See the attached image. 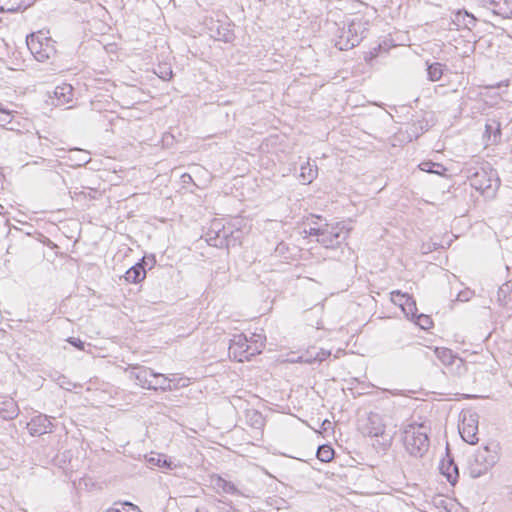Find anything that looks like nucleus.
<instances>
[{
  "instance_id": "obj_24",
  "label": "nucleus",
  "mask_w": 512,
  "mask_h": 512,
  "mask_svg": "<svg viewBox=\"0 0 512 512\" xmlns=\"http://www.w3.org/2000/svg\"><path fill=\"white\" fill-rule=\"evenodd\" d=\"M427 75L430 81H439L443 75V65L439 62L429 64L427 66Z\"/></svg>"
},
{
  "instance_id": "obj_22",
  "label": "nucleus",
  "mask_w": 512,
  "mask_h": 512,
  "mask_svg": "<svg viewBox=\"0 0 512 512\" xmlns=\"http://www.w3.org/2000/svg\"><path fill=\"white\" fill-rule=\"evenodd\" d=\"M419 168L424 172L436 175H444V173L447 171V169L442 164L432 161H424L420 163Z\"/></svg>"
},
{
  "instance_id": "obj_11",
  "label": "nucleus",
  "mask_w": 512,
  "mask_h": 512,
  "mask_svg": "<svg viewBox=\"0 0 512 512\" xmlns=\"http://www.w3.org/2000/svg\"><path fill=\"white\" fill-rule=\"evenodd\" d=\"M53 424L47 415L39 414L27 423V430L31 436H41L53 431Z\"/></svg>"
},
{
  "instance_id": "obj_47",
  "label": "nucleus",
  "mask_w": 512,
  "mask_h": 512,
  "mask_svg": "<svg viewBox=\"0 0 512 512\" xmlns=\"http://www.w3.org/2000/svg\"><path fill=\"white\" fill-rule=\"evenodd\" d=\"M328 424L330 425V422H329L328 420H325V421L323 422V426H328Z\"/></svg>"
},
{
  "instance_id": "obj_23",
  "label": "nucleus",
  "mask_w": 512,
  "mask_h": 512,
  "mask_svg": "<svg viewBox=\"0 0 512 512\" xmlns=\"http://www.w3.org/2000/svg\"><path fill=\"white\" fill-rule=\"evenodd\" d=\"M214 486L216 489L222 490L224 493H228V494H238L239 493L238 489L232 482L227 481L222 477H217L214 480Z\"/></svg>"
},
{
  "instance_id": "obj_37",
  "label": "nucleus",
  "mask_w": 512,
  "mask_h": 512,
  "mask_svg": "<svg viewBox=\"0 0 512 512\" xmlns=\"http://www.w3.org/2000/svg\"><path fill=\"white\" fill-rule=\"evenodd\" d=\"M496 126L494 127L493 124H486L485 128H486V132L487 133H491L493 129H495V132H497L498 134H500V128H499V124L498 123H495Z\"/></svg>"
},
{
  "instance_id": "obj_46",
  "label": "nucleus",
  "mask_w": 512,
  "mask_h": 512,
  "mask_svg": "<svg viewBox=\"0 0 512 512\" xmlns=\"http://www.w3.org/2000/svg\"><path fill=\"white\" fill-rule=\"evenodd\" d=\"M328 424L330 425V422H329L328 420H325V421L323 422V426H328Z\"/></svg>"
},
{
  "instance_id": "obj_26",
  "label": "nucleus",
  "mask_w": 512,
  "mask_h": 512,
  "mask_svg": "<svg viewBox=\"0 0 512 512\" xmlns=\"http://www.w3.org/2000/svg\"><path fill=\"white\" fill-rule=\"evenodd\" d=\"M316 456L322 462H329L334 457V450L329 445H321L318 447Z\"/></svg>"
},
{
  "instance_id": "obj_2",
  "label": "nucleus",
  "mask_w": 512,
  "mask_h": 512,
  "mask_svg": "<svg viewBox=\"0 0 512 512\" xmlns=\"http://www.w3.org/2000/svg\"><path fill=\"white\" fill-rule=\"evenodd\" d=\"M403 441L412 456H423L429 448V438L423 424L410 423L404 427Z\"/></svg>"
},
{
  "instance_id": "obj_36",
  "label": "nucleus",
  "mask_w": 512,
  "mask_h": 512,
  "mask_svg": "<svg viewBox=\"0 0 512 512\" xmlns=\"http://www.w3.org/2000/svg\"><path fill=\"white\" fill-rule=\"evenodd\" d=\"M226 233L224 232L223 235H220V231L217 232L216 238L214 239V243L212 245L214 246H220L224 243V240L226 238Z\"/></svg>"
},
{
  "instance_id": "obj_39",
  "label": "nucleus",
  "mask_w": 512,
  "mask_h": 512,
  "mask_svg": "<svg viewBox=\"0 0 512 512\" xmlns=\"http://www.w3.org/2000/svg\"><path fill=\"white\" fill-rule=\"evenodd\" d=\"M2 115L3 116L0 118V122L2 123V125H6L11 122V115L9 116V118L6 117V114Z\"/></svg>"
},
{
  "instance_id": "obj_49",
  "label": "nucleus",
  "mask_w": 512,
  "mask_h": 512,
  "mask_svg": "<svg viewBox=\"0 0 512 512\" xmlns=\"http://www.w3.org/2000/svg\"><path fill=\"white\" fill-rule=\"evenodd\" d=\"M150 461H151V462L155 461V458H154V457H151V458H150Z\"/></svg>"
},
{
  "instance_id": "obj_7",
  "label": "nucleus",
  "mask_w": 512,
  "mask_h": 512,
  "mask_svg": "<svg viewBox=\"0 0 512 512\" xmlns=\"http://www.w3.org/2000/svg\"><path fill=\"white\" fill-rule=\"evenodd\" d=\"M261 345L250 342L244 334L234 335L230 340L229 354L239 362L250 360L252 356L261 352Z\"/></svg>"
},
{
  "instance_id": "obj_10",
  "label": "nucleus",
  "mask_w": 512,
  "mask_h": 512,
  "mask_svg": "<svg viewBox=\"0 0 512 512\" xmlns=\"http://www.w3.org/2000/svg\"><path fill=\"white\" fill-rule=\"evenodd\" d=\"M361 431L364 435L370 437L382 436L385 432V424L382 417L377 413L371 412L362 424Z\"/></svg>"
},
{
  "instance_id": "obj_27",
  "label": "nucleus",
  "mask_w": 512,
  "mask_h": 512,
  "mask_svg": "<svg viewBox=\"0 0 512 512\" xmlns=\"http://www.w3.org/2000/svg\"><path fill=\"white\" fill-rule=\"evenodd\" d=\"M105 512H141V510L138 506L130 502H125L122 503L119 507L109 508Z\"/></svg>"
},
{
  "instance_id": "obj_18",
  "label": "nucleus",
  "mask_w": 512,
  "mask_h": 512,
  "mask_svg": "<svg viewBox=\"0 0 512 512\" xmlns=\"http://www.w3.org/2000/svg\"><path fill=\"white\" fill-rule=\"evenodd\" d=\"M125 280L129 283H139L146 277V270L143 263H137L129 268L125 273Z\"/></svg>"
},
{
  "instance_id": "obj_31",
  "label": "nucleus",
  "mask_w": 512,
  "mask_h": 512,
  "mask_svg": "<svg viewBox=\"0 0 512 512\" xmlns=\"http://www.w3.org/2000/svg\"><path fill=\"white\" fill-rule=\"evenodd\" d=\"M415 323L422 329L426 330L432 326V320L428 315L420 314L416 315Z\"/></svg>"
},
{
  "instance_id": "obj_29",
  "label": "nucleus",
  "mask_w": 512,
  "mask_h": 512,
  "mask_svg": "<svg viewBox=\"0 0 512 512\" xmlns=\"http://www.w3.org/2000/svg\"><path fill=\"white\" fill-rule=\"evenodd\" d=\"M247 416L249 417L250 423L253 427L260 428L263 426V417L258 411L252 410L247 414Z\"/></svg>"
},
{
  "instance_id": "obj_3",
  "label": "nucleus",
  "mask_w": 512,
  "mask_h": 512,
  "mask_svg": "<svg viewBox=\"0 0 512 512\" xmlns=\"http://www.w3.org/2000/svg\"><path fill=\"white\" fill-rule=\"evenodd\" d=\"M497 445L490 444L479 448L469 460V473L473 478H478L487 473L498 461Z\"/></svg>"
},
{
  "instance_id": "obj_30",
  "label": "nucleus",
  "mask_w": 512,
  "mask_h": 512,
  "mask_svg": "<svg viewBox=\"0 0 512 512\" xmlns=\"http://www.w3.org/2000/svg\"><path fill=\"white\" fill-rule=\"evenodd\" d=\"M18 414V409L14 403H10L5 410L0 409V416L4 419H13Z\"/></svg>"
},
{
  "instance_id": "obj_44",
  "label": "nucleus",
  "mask_w": 512,
  "mask_h": 512,
  "mask_svg": "<svg viewBox=\"0 0 512 512\" xmlns=\"http://www.w3.org/2000/svg\"><path fill=\"white\" fill-rule=\"evenodd\" d=\"M315 355L312 354V352H308V355L306 356V358H314ZM305 359V356H300V360L303 361Z\"/></svg>"
},
{
  "instance_id": "obj_13",
  "label": "nucleus",
  "mask_w": 512,
  "mask_h": 512,
  "mask_svg": "<svg viewBox=\"0 0 512 512\" xmlns=\"http://www.w3.org/2000/svg\"><path fill=\"white\" fill-rule=\"evenodd\" d=\"M174 379H170V377L165 376L161 373H155L151 376V381L148 386L149 390H157L161 389L162 391H171L173 389H177L179 387H184L185 382L183 384H172Z\"/></svg>"
},
{
  "instance_id": "obj_25",
  "label": "nucleus",
  "mask_w": 512,
  "mask_h": 512,
  "mask_svg": "<svg viewBox=\"0 0 512 512\" xmlns=\"http://www.w3.org/2000/svg\"><path fill=\"white\" fill-rule=\"evenodd\" d=\"M234 38V32L230 29L229 25L218 27L216 36L217 40L229 43L232 42Z\"/></svg>"
},
{
  "instance_id": "obj_9",
  "label": "nucleus",
  "mask_w": 512,
  "mask_h": 512,
  "mask_svg": "<svg viewBox=\"0 0 512 512\" xmlns=\"http://www.w3.org/2000/svg\"><path fill=\"white\" fill-rule=\"evenodd\" d=\"M391 301L398 305L407 318L414 319L417 313L416 301L407 293L400 290L391 292Z\"/></svg>"
},
{
  "instance_id": "obj_8",
  "label": "nucleus",
  "mask_w": 512,
  "mask_h": 512,
  "mask_svg": "<svg viewBox=\"0 0 512 512\" xmlns=\"http://www.w3.org/2000/svg\"><path fill=\"white\" fill-rule=\"evenodd\" d=\"M459 433L465 442L476 444L478 442V415L475 413L464 414L459 425Z\"/></svg>"
},
{
  "instance_id": "obj_34",
  "label": "nucleus",
  "mask_w": 512,
  "mask_h": 512,
  "mask_svg": "<svg viewBox=\"0 0 512 512\" xmlns=\"http://www.w3.org/2000/svg\"><path fill=\"white\" fill-rule=\"evenodd\" d=\"M382 46L378 45L377 47L373 48L371 51L365 54L364 59L366 62H370L372 59L378 56L379 52L381 51Z\"/></svg>"
},
{
  "instance_id": "obj_15",
  "label": "nucleus",
  "mask_w": 512,
  "mask_h": 512,
  "mask_svg": "<svg viewBox=\"0 0 512 512\" xmlns=\"http://www.w3.org/2000/svg\"><path fill=\"white\" fill-rule=\"evenodd\" d=\"M453 24L457 26V29H468L471 30L477 22L476 17L467 12L466 10H458L452 19Z\"/></svg>"
},
{
  "instance_id": "obj_33",
  "label": "nucleus",
  "mask_w": 512,
  "mask_h": 512,
  "mask_svg": "<svg viewBox=\"0 0 512 512\" xmlns=\"http://www.w3.org/2000/svg\"><path fill=\"white\" fill-rule=\"evenodd\" d=\"M382 46L378 45L377 47L373 48L371 51L365 54L364 59L366 62H370L372 59L378 56L379 52L381 51Z\"/></svg>"
},
{
  "instance_id": "obj_20",
  "label": "nucleus",
  "mask_w": 512,
  "mask_h": 512,
  "mask_svg": "<svg viewBox=\"0 0 512 512\" xmlns=\"http://www.w3.org/2000/svg\"><path fill=\"white\" fill-rule=\"evenodd\" d=\"M512 281L501 285L497 291V301L500 305L512 308Z\"/></svg>"
},
{
  "instance_id": "obj_1",
  "label": "nucleus",
  "mask_w": 512,
  "mask_h": 512,
  "mask_svg": "<svg viewBox=\"0 0 512 512\" xmlns=\"http://www.w3.org/2000/svg\"><path fill=\"white\" fill-rule=\"evenodd\" d=\"M322 217L319 215H312L311 226L309 230H304V233L309 236H315L316 241L323 247L328 249H335L343 243L350 231L351 227H348L345 222H334V223H321Z\"/></svg>"
},
{
  "instance_id": "obj_28",
  "label": "nucleus",
  "mask_w": 512,
  "mask_h": 512,
  "mask_svg": "<svg viewBox=\"0 0 512 512\" xmlns=\"http://www.w3.org/2000/svg\"><path fill=\"white\" fill-rule=\"evenodd\" d=\"M331 355V352L328 351V350H324V349H320L318 352L315 353V357L314 358H305L303 360V362L305 363H313V362H322L324 360H326L329 356Z\"/></svg>"
},
{
  "instance_id": "obj_14",
  "label": "nucleus",
  "mask_w": 512,
  "mask_h": 512,
  "mask_svg": "<svg viewBox=\"0 0 512 512\" xmlns=\"http://www.w3.org/2000/svg\"><path fill=\"white\" fill-rule=\"evenodd\" d=\"M477 2L502 17H508L511 13L507 0H477Z\"/></svg>"
},
{
  "instance_id": "obj_4",
  "label": "nucleus",
  "mask_w": 512,
  "mask_h": 512,
  "mask_svg": "<svg viewBox=\"0 0 512 512\" xmlns=\"http://www.w3.org/2000/svg\"><path fill=\"white\" fill-rule=\"evenodd\" d=\"M369 29V21L364 17H355L348 24L346 30H344L339 36V40L336 45L340 50H349L357 46Z\"/></svg>"
},
{
  "instance_id": "obj_6",
  "label": "nucleus",
  "mask_w": 512,
  "mask_h": 512,
  "mask_svg": "<svg viewBox=\"0 0 512 512\" xmlns=\"http://www.w3.org/2000/svg\"><path fill=\"white\" fill-rule=\"evenodd\" d=\"M470 184L487 197H493L500 186V179L496 170L485 166L470 177Z\"/></svg>"
},
{
  "instance_id": "obj_40",
  "label": "nucleus",
  "mask_w": 512,
  "mask_h": 512,
  "mask_svg": "<svg viewBox=\"0 0 512 512\" xmlns=\"http://www.w3.org/2000/svg\"><path fill=\"white\" fill-rule=\"evenodd\" d=\"M0 113L6 114L7 118H9V116H10V111L8 109H6L1 102H0Z\"/></svg>"
},
{
  "instance_id": "obj_41",
  "label": "nucleus",
  "mask_w": 512,
  "mask_h": 512,
  "mask_svg": "<svg viewBox=\"0 0 512 512\" xmlns=\"http://www.w3.org/2000/svg\"><path fill=\"white\" fill-rule=\"evenodd\" d=\"M18 9H20V4L17 5V6L11 5V6H7L6 7V11H8V12H15Z\"/></svg>"
},
{
  "instance_id": "obj_43",
  "label": "nucleus",
  "mask_w": 512,
  "mask_h": 512,
  "mask_svg": "<svg viewBox=\"0 0 512 512\" xmlns=\"http://www.w3.org/2000/svg\"><path fill=\"white\" fill-rule=\"evenodd\" d=\"M182 179L184 183H187L188 180H192L191 176L189 174L182 175Z\"/></svg>"
},
{
  "instance_id": "obj_42",
  "label": "nucleus",
  "mask_w": 512,
  "mask_h": 512,
  "mask_svg": "<svg viewBox=\"0 0 512 512\" xmlns=\"http://www.w3.org/2000/svg\"><path fill=\"white\" fill-rule=\"evenodd\" d=\"M164 80H169L172 77V71L169 72H163V74L160 76Z\"/></svg>"
},
{
  "instance_id": "obj_48",
  "label": "nucleus",
  "mask_w": 512,
  "mask_h": 512,
  "mask_svg": "<svg viewBox=\"0 0 512 512\" xmlns=\"http://www.w3.org/2000/svg\"><path fill=\"white\" fill-rule=\"evenodd\" d=\"M284 245L283 244H280L279 246H277V250H280L281 247H283Z\"/></svg>"
},
{
  "instance_id": "obj_12",
  "label": "nucleus",
  "mask_w": 512,
  "mask_h": 512,
  "mask_svg": "<svg viewBox=\"0 0 512 512\" xmlns=\"http://www.w3.org/2000/svg\"><path fill=\"white\" fill-rule=\"evenodd\" d=\"M51 105L59 107L69 104L73 100V87L70 84L63 83L53 90L50 95Z\"/></svg>"
},
{
  "instance_id": "obj_16",
  "label": "nucleus",
  "mask_w": 512,
  "mask_h": 512,
  "mask_svg": "<svg viewBox=\"0 0 512 512\" xmlns=\"http://www.w3.org/2000/svg\"><path fill=\"white\" fill-rule=\"evenodd\" d=\"M152 375H154V371L147 367H134L130 372V378L145 389H148Z\"/></svg>"
},
{
  "instance_id": "obj_32",
  "label": "nucleus",
  "mask_w": 512,
  "mask_h": 512,
  "mask_svg": "<svg viewBox=\"0 0 512 512\" xmlns=\"http://www.w3.org/2000/svg\"><path fill=\"white\" fill-rule=\"evenodd\" d=\"M156 464L160 467H165L170 470L177 466L171 459L166 458L164 455L157 456Z\"/></svg>"
},
{
  "instance_id": "obj_5",
  "label": "nucleus",
  "mask_w": 512,
  "mask_h": 512,
  "mask_svg": "<svg viewBox=\"0 0 512 512\" xmlns=\"http://www.w3.org/2000/svg\"><path fill=\"white\" fill-rule=\"evenodd\" d=\"M26 44L38 62H46L56 56L55 41L51 37L45 36L41 31L28 35Z\"/></svg>"
},
{
  "instance_id": "obj_45",
  "label": "nucleus",
  "mask_w": 512,
  "mask_h": 512,
  "mask_svg": "<svg viewBox=\"0 0 512 512\" xmlns=\"http://www.w3.org/2000/svg\"><path fill=\"white\" fill-rule=\"evenodd\" d=\"M90 161V158H88L87 156H85L84 158H82V163L83 164H86Z\"/></svg>"
},
{
  "instance_id": "obj_19",
  "label": "nucleus",
  "mask_w": 512,
  "mask_h": 512,
  "mask_svg": "<svg viewBox=\"0 0 512 512\" xmlns=\"http://www.w3.org/2000/svg\"><path fill=\"white\" fill-rule=\"evenodd\" d=\"M434 354L445 366L453 365L455 362L462 364V359L455 356L451 349L437 347L434 350Z\"/></svg>"
},
{
  "instance_id": "obj_35",
  "label": "nucleus",
  "mask_w": 512,
  "mask_h": 512,
  "mask_svg": "<svg viewBox=\"0 0 512 512\" xmlns=\"http://www.w3.org/2000/svg\"><path fill=\"white\" fill-rule=\"evenodd\" d=\"M71 345H73L74 347L82 350L84 349V342H82L79 338H75V337H70L68 338L67 340Z\"/></svg>"
},
{
  "instance_id": "obj_17",
  "label": "nucleus",
  "mask_w": 512,
  "mask_h": 512,
  "mask_svg": "<svg viewBox=\"0 0 512 512\" xmlns=\"http://www.w3.org/2000/svg\"><path fill=\"white\" fill-rule=\"evenodd\" d=\"M439 469L449 483L454 485L457 482L459 476L458 467L452 459L442 460Z\"/></svg>"
},
{
  "instance_id": "obj_21",
  "label": "nucleus",
  "mask_w": 512,
  "mask_h": 512,
  "mask_svg": "<svg viewBox=\"0 0 512 512\" xmlns=\"http://www.w3.org/2000/svg\"><path fill=\"white\" fill-rule=\"evenodd\" d=\"M318 174V168L311 165L309 161L305 162L300 167L299 179L303 184H310Z\"/></svg>"
},
{
  "instance_id": "obj_38",
  "label": "nucleus",
  "mask_w": 512,
  "mask_h": 512,
  "mask_svg": "<svg viewBox=\"0 0 512 512\" xmlns=\"http://www.w3.org/2000/svg\"><path fill=\"white\" fill-rule=\"evenodd\" d=\"M171 379H174V382L172 384H177V383L183 384L184 381H185V386L188 384V379H186V378H176V376L173 375V377Z\"/></svg>"
}]
</instances>
